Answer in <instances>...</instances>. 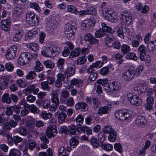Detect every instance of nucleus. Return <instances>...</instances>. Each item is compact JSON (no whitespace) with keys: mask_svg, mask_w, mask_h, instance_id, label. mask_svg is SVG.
Returning a JSON list of instances; mask_svg holds the SVG:
<instances>
[{"mask_svg":"<svg viewBox=\"0 0 156 156\" xmlns=\"http://www.w3.org/2000/svg\"><path fill=\"white\" fill-rule=\"evenodd\" d=\"M98 82L101 85L104 86V88L107 92H109L112 91V87H110L108 83L107 80H98Z\"/></svg>","mask_w":156,"mask_h":156,"instance_id":"nucleus-12","label":"nucleus"},{"mask_svg":"<svg viewBox=\"0 0 156 156\" xmlns=\"http://www.w3.org/2000/svg\"><path fill=\"white\" fill-rule=\"evenodd\" d=\"M143 5L140 3H138L136 5V8L139 11L144 13H146L149 10V8L147 5H145L144 10H143Z\"/></svg>","mask_w":156,"mask_h":156,"instance_id":"nucleus-27","label":"nucleus"},{"mask_svg":"<svg viewBox=\"0 0 156 156\" xmlns=\"http://www.w3.org/2000/svg\"><path fill=\"white\" fill-rule=\"evenodd\" d=\"M105 137L104 133L100 132L98 136V139L100 143H102L105 140Z\"/></svg>","mask_w":156,"mask_h":156,"instance_id":"nucleus-61","label":"nucleus"},{"mask_svg":"<svg viewBox=\"0 0 156 156\" xmlns=\"http://www.w3.org/2000/svg\"><path fill=\"white\" fill-rule=\"evenodd\" d=\"M103 65L102 63L100 61H97L92 65L90 66L87 69V73H90L91 72L94 71V68H98L101 67Z\"/></svg>","mask_w":156,"mask_h":156,"instance_id":"nucleus-15","label":"nucleus"},{"mask_svg":"<svg viewBox=\"0 0 156 156\" xmlns=\"http://www.w3.org/2000/svg\"><path fill=\"white\" fill-rule=\"evenodd\" d=\"M43 64L47 68H52L54 67V63L51 60H45L43 62Z\"/></svg>","mask_w":156,"mask_h":156,"instance_id":"nucleus-46","label":"nucleus"},{"mask_svg":"<svg viewBox=\"0 0 156 156\" xmlns=\"http://www.w3.org/2000/svg\"><path fill=\"white\" fill-rule=\"evenodd\" d=\"M112 90L113 91H118L120 88V84L117 81L113 82L110 85Z\"/></svg>","mask_w":156,"mask_h":156,"instance_id":"nucleus-32","label":"nucleus"},{"mask_svg":"<svg viewBox=\"0 0 156 156\" xmlns=\"http://www.w3.org/2000/svg\"><path fill=\"white\" fill-rule=\"evenodd\" d=\"M115 39L112 37V36L110 35L107 36L105 38V44L108 47H111L113 46Z\"/></svg>","mask_w":156,"mask_h":156,"instance_id":"nucleus-20","label":"nucleus"},{"mask_svg":"<svg viewBox=\"0 0 156 156\" xmlns=\"http://www.w3.org/2000/svg\"><path fill=\"white\" fill-rule=\"evenodd\" d=\"M21 152L17 149H12L10 150L9 156H20Z\"/></svg>","mask_w":156,"mask_h":156,"instance_id":"nucleus-37","label":"nucleus"},{"mask_svg":"<svg viewBox=\"0 0 156 156\" xmlns=\"http://www.w3.org/2000/svg\"><path fill=\"white\" fill-rule=\"evenodd\" d=\"M135 124L141 127H144L147 124V120L144 116L139 115L135 120Z\"/></svg>","mask_w":156,"mask_h":156,"instance_id":"nucleus-8","label":"nucleus"},{"mask_svg":"<svg viewBox=\"0 0 156 156\" xmlns=\"http://www.w3.org/2000/svg\"><path fill=\"white\" fill-rule=\"evenodd\" d=\"M101 84L98 82V80L95 83V86L94 87V90H95L96 89V91L97 93L98 94H101L102 91V88L101 86L100 85Z\"/></svg>","mask_w":156,"mask_h":156,"instance_id":"nucleus-47","label":"nucleus"},{"mask_svg":"<svg viewBox=\"0 0 156 156\" xmlns=\"http://www.w3.org/2000/svg\"><path fill=\"white\" fill-rule=\"evenodd\" d=\"M26 45L28 48L34 51H35L38 49V45L35 43H29Z\"/></svg>","mask_w":156,"mask_h":156,"instance_id":"nucleus-48","label":"nucleus"},{"mask_svg":"<svg viewBox=\"0 0 156 156\" xmlns=\"http://www.w3.org/2000/svg\"><path fill=\"white\" fill-rule=\"evenodd\" d=\"M86 23H87V28H89L90 27H93L96 23L95 20H91V18L90 19H86Z\"/></svg>","mask_w":156,"mask_h":156,"instance_id":"nucleus-59","label":"nucleus"},{"mask_svg":"<svg viewBox=\"0 0 156 156\" xmlns=\"http://www.w3.org/2000/svg\"><path fill=\"white\" fill-rule=\"evenodd\" d=\"M134 72L131 68L123 72L122 74V78L125 81H129L132 80L134 76Z\"/></svg>","mask_w":156,"mask_h":156,"instance_id":"nucleus-6","label":"nucleus"},{"mask_svg":"<svg viewBox=\"0 0 156 156\" xmlns=\"http://www.w3.org/2000/svg\"><path fill=\"white\" fill-rule=\"evenodd\" d=\"M116 138V133L115 131L109 133L108 136V140L112 142L115 141Z\"/></svg>","mask_w":156,"mask_h":156,"instance_id":"nucleus-50","label":"nucleus"},{"mask_svg":"<svg viewBox=\"0 0 156 156\" xmlns=\"http://www.w3.org/2000/svg\"><path fill=\"white\" fill-rule=\"evenodd\" d=\"M65 60L64 59L59 58L57 61V67L60 70V72L63 73L64 72L63 66L64 64Z\"/></svg>","mask_w":156,"mask_h":156,"instance_id":"nucleus-22","label":"nucleus"},{"mask_svg":"<svg viewBox=\"0 0 156 156\" xmlns=\"http://www.w3.org/2000/svg\"><path fill=\"white\" fill-rule=\"evenodd\" d=\"M147 48L150 51H153L154 49H156V45L154 41H151L147 44Z\"/></svg>","mask_w":156,"mask_h":156,"instance_id":"nucleus-54","label":"nucleus"},{"mask_svg":"<svg viewBox=\"0 0 156 156\" xmlns=\"http://www.w3.org/2000/svg\"><path fill=\"white\" fill-rule=\"evenodd\" d=\"M55 51L53 50L51 47H44L41 51V53L43 56L52 57L55 56Z\"/></svg>","mask_w":156,"mask_h":156,"instance_id":"nucleus-7","label":"nucleus"},{"mask_svg":"<svg viewBox=\"0 0 156 156\" xmlns=\"http://www.w3.org/2000/svg\"><path fill=\"white\" fill-rule=\"evenodd\" d=\"M90 74L88 80V83H90L91 81H95L97 76V74L96 73L94 72V71L91 72L90 73H88Z\"/></svg>","mask_w":156,"mask_h":156,"instance_id":"nucleus-39","label":"nucleus"},{"mask_svg":"<svg viewBox=\"0 0 156 156\" xmlns=\"http://www.w3.org/2000/svg\"><path fill=\"white\" fill-rule=\"evenodd\" d=\"M127 99L130 103L133 105L139 106L142 103L140 98L136 94H133L132 93L127 94Z\"/></svg>","mask_w":156,"mask_h":156,"instance_id":"nucleus-4","label":"nucleus"},{"mask_svg":"<svg viewBox=\"0 0 156 156\" xmlns=\"http://www.w3.org/2000/svg\"><path fill=\"white\" fill-rule=\"evenodd\" d=\"M55 126H50L47 128L46 133L49 138L54 137L57 134V130Z\"/></svg>","mask_w":156,"mask_h":156,"instance_id":"nucleus-9","label":"nucleus"},{"mask_svg":"<svg viewBox=\"0 0 156 156\" xmlns=\"http://www.w3.org/2000/svg\"><path fill=\"white\" fill-rule=\"evenodd\" d=\"M38 156H53L52 150L48 148L47 150V152H41L38 153Z\"/></svg>","mask_w":156,"mask_h":156,"instance_id":"nucleus-43","label":"nucleus"},{"mask_svg":"<svg viewBox=\"0 0 156 156\" xmlns=\"http://www.w3.org/2000/svg\"><path fill=\"white\" fill-rule=\"evenodd\" d=\"M110 111V107L108 106H105L100 107L98 109V113L100 115L107 114Z\"/></svg>","mask_w":156,"mask_h":156,"instance_id":"nucleus-21","label":"nucleus"},{"mask_svg":"<svg viewBox=\"0 0 156 156\" xmlns=\"http://www.w3.org/2000/svg\"><path fill=\"white\" fill-rule=\"evenodd\" d=\"M105 35V32L103 30L100 29L99 30L97 31L95 34L96 37L100 38L104 36Z\"/></svg>","mask_w":156,"mask_h":156,"instance_id":"nucleus-57","label":"nucleus"},{"mask_svg":"<svg viewBox=\"0 0 156 156\" xmlns=\"http://www.w3.org/2000/svg\"><path fill=\"white\" fill-rule=\"evenodd\" d=\"M79 49H80V48H77L73 51H72L70 54L69 57L71 58H73L79 56L80 53Z\"/></svg>","mask_w":156,"mask_h":156,"instance_id":"nucleus-41","label":"nucleus"},{"mask_svg":"<svg viewBox=\"0 0 156 156\" xmlns=\"http://www.w3.org/2000/svg\"><path fill=\"white\" fill-rule=\"evenodd\" d=\"M2 101L3 102H5L7 104H10L11 102V99L10 96H9V94L6 93L3 95L2 96Z\"/></svg>","mask_w":156,"mask_h":156,"instance_id":"nucleus-29","label":"nucleus"},{"mask_svg":"<svg viewBox=\"0 0 156 156\" xmlns=\"http://www.w3.org/2000/svg\"><path fill=\"white\" fill-rule=\"evenodd\" d=\"M132 112L130 109H123L116 111L115 114L118 119L124 120L129 119L132 115Z\"/></svg>","mask_w":156,"mask_h":156,"instance_id":"nucleus-2","label":"nucleus"},{"mask_svg":"<svg viewBox=\"0 0 156 156\" xmlns=\"http://www.w3.org/2000/svg\"><path fill=\"white\" fill-rule=\"evenodd\" d=\"M34 70L36 72L42 71L43 69V65L39 61L36 62V65L34 67Z\"/></svg>","mask_w":156,"mask_h":156,"instance_id":"nucleus-38","label":"nucleus"},{"mask_svg":"<svg viewBox=\"0 0 156 156\" xmlns=\"http://www.w3.org/2000/svg\"><path fill=\"white\" fill-rule=\"evenodd\" d=\"M0 27L2 29L5 31H7L10 28V21L8 19L2 20L0 22Z\"/></svg>","mask_w":156,"mask_h":156,"instance_id":"nucleus-11","label":"nucleus"},{"mask_svg":"<svg viewBox=\"0 0 156 156\" xmlns=\"http://www.w3.org/2000/svg\"><path fill=\"white\" fill-rule=\"evenodd\" d=\"M67 11L69 12L76 14H77V12H78L77 8L71 5L68 6Z\"/></svg>","mask_w":156,"mask_h":156,"instance_id":"nucleus-49","label":"nucleus"},{"mask_svg":"<svg viewBox=\"0 0 156 156\" xmlns=\"http://www.w3.org/2000/svg\"><path fill=\"white\" fill-rule=\"evenodd\" d=\"M86 101L87 103L91 104L93 103L94 104V107L95 109L98 108V103L97 99L95 98H92L91 97H87L86 98Z\"/></svg>","mask_w":156,"mask_h":156,"instance_id":"nucleus-17","label":"nucleus"},{"mask_svg":"<svg viewBox=\"0 0 156 156\" xmlns=\"http://www.w3.org/2000/svg\"><path fill=\"white\" fill-rule=\"evenodd\" d=\"M51 101L55 104L59 105V100L58 98V94L56 90H54L52 92L51 94Z\"/></svg>","mask_w":156,"mask_h":156,"instance_id":"nucleus-19","label":"nucleus"},{"mask_svg":"<svg viewBox=\"0 0 156 156\" xmlns=\"http://www.w3.org/2000/svg\"><path fill=\"white\" fill-rule=\"evenodd\" d=\"M13 40L15 42L18 41L23 36V33L20 30H17L14 34Z\"/></svg>","mask_w":156,"mask_h":156,"instance_id":"nucleus-25","label":"nucleus"},{"mask_svg":"<svg viewBox=\"0 0 156 156\" xmlns=\"http://www.w3.org/2000/svg\"><path fill=\"white\" fill-rule=\"evenodd\" d=\"M78 129H80L81 130V131H80V130H77V132L80 133L83 132L84 133H86L88 135H90L92 134V130L87 126L84 127L83 126H80V127H78Z\"/></svg>","mask_w":156,"mask_h":156,"instance_id":"nucleus-16","label":"nucleus"},{"mask_svg":"<svg viewBox=\"0 0 156 156\" xmlns=\"http://www.w3.org/2000/svg\"><path fill=\"white\" fill-rule=\"evenodd\" d=\"M102 30L104 32H111L112 31V28L109 26H107L106 24L104 23H101Z\"/></svg>","mask_w":156,"mask_h":156,"instance_id":"nucleus-60","label":"nucleus"},{"mask_svg":"<svg viewBox=\"0 0 156 156\" xmlns=\"http://www.w3.org/2000/svg\"><path fill=\"white\" fill-rule=\"evenodd\" d=\"M3 80V81L0 83V89L1 90H3L7 87L9 81V80L7 79V77H5Z\"/></svg>","mask_w":156,"mask_h":156,"instance_id":"nucleus-35","label":"nucleus"},{"mask_svg":"<svg viewBox=\"0 0 156 156\" xmlns=\"http://www.w3.org/2000/svg\"><path fill=\"white\" fill-rule=\"evenodd\" d=\"M101 147L102 149L108 151H112L113 148V146L110 144H102Z\"/></svg>","mask_w":156,"mask_h":156,"instance_id":"nucleus-53","label":"nucleus"},{"mask_svg":"<svg viewBox=\"0 0 156 156\" xmlns=\"http://www.w3.org/2000/svg\"><path fill=\"white\" fill-rule=\"evenodd\" d=\"M39 20V18L36 15L34 18L32 19L28 23L32 26H36L38 25Z\"/></svg>","mask_w":156,"mask_h":156,"instance_id":"nucleus-31","label":"nucleus"},{"mask_svg":"<svg viewBox=\"0 0 156 156\" xmlns=\"http://www.w3.org/2000/svg\"><path fill=\"white\" fill-rule=\"evenodd\" d=\"M69 132V134L71 135H74L75 134L77 130L79 129L77 128L76 125L73 124H71L68 126Z\"/></svg>","mask_w":156,"mask_h":156,"instance_id":"nucleus-26","label":"nucleus"},{"mask_svg":"<svg viewBox=\"0 0 156 156\" xmlns=\"http://www.w3.org/2000/svg\"><path fill=\"white\" fill-rule=\"evenodd\" d=\"M147 48L143 45H140L138 48L137 52L139 55V57L142 61L145 59L144 56L146 55Z\"/></svg>","mask_w":156,"mask_h":156,"instance_id":"nucleus-10","label":"nucleus"},{"mask_svg":"<svg viewBox=\"0 0 156 156\" xmlns=\"http://www.w3.org/2000/svg\"><path fill=\"white\" fill-rule=\"evenodd\" d=\"M87 60L86 56H82L80 57L77 60H76L75 63L76 62L77 65H82L84 64Z\"/></svg>","mask_w":156,"mask_h":156,"instance_id":"nucleus-51","label":"nucleus"},{"mask_svg":"<svg viewBox=\"0 0 156 156\" xmlns=\"http://www.w3.org/2000/svg\"><path fill=\"white\" fill-rule=\"evenodd\" d=\"M123 31V28L121 27H118L117 30V35L122 39H123L124 38V35Z\"/></svg>","mask_w":156,"mask_h":156,"instance_id":"nucleus-58","label":"nucleus"},{"mask_svg":"<svg viewBox=\"0 0 156 156\" xmlns=\"http://www.w3.org/2000/svg\"><path fill=\"white\" fill-rule=\"evenodd\" d=\"M17 125V122L16 121L12 120L6 123L5 128L7 129H10L12 127H15Z\"/></svg>","mask_w":156,"mask_h":156,"instance_id":"nucleus-28","label":"nucleus"},{"mask_svg":"<svg viewBox=\"0 0 156 156\" xmlns=\"http://www.w3.org/2000/svg\"><path fill=\"white\" fill-rule=\"evenodd\" d=\"M50 101L48 99H45L43 101H37L36 103L40 106H43V108L44 109H47L50 106Z\"/></svg>","mask_w":156,"mask_h":156,"instance_id":"nucleus-18","label":"nucleus"},{"mask_svg":"<svg viewBox=\"0 0 156 156\" xmlns=\"http://www.w3.org/2000/svg\"><path fill=\"white\" fill-rule=\"evenodd\" d=\"M36 76V74L35 72L33 71H31L29 72L28 74L26 76V78L27 79L32 80L35 78Z\"/></svg>","mask_w":156,"mask_h":156,"instance_id":"nucleus-62","label":"nucleus"},{"mask_svg":"<svg viewBox=\"0 0 156 156\" xmlns=\"http://www.w3.org/2000/svg\"><path fill=\"white\" fill-rule=\"evenodd\" d=\"M36 16L35 14L31 11L27 12L26 16V20L27 23L35 17Z\"/></svg>","mask_w":156,"mask_h":156,"instance_id":"nucleus-40","label":"nucleus"},{"mask_svg":"<svg viewBox=\"0 0 156 156\" xmlns=\"http://www.w3.org/2000/svg\"><path fill=\"white\" fill-rule=\"evenodd\" d=\"M90 141L93 147L97 148L99 146V143L96 138L92 136L90 139Z\"/></svg>","mask_w":156,"mask_h":156,"instance_id":"nucleus-44","label":"nucleus"},{"mask_svg":"<svg viewBox=\"0 0 156 156\" xmlns=\"http://www.w3.org/2000/svg\"><path fill=\"white\" fill-rule=\"evenodd\" d=\"M66 117V113L63 112L59 113L58 116V121L60 123H63Z\"/></svg>","mask_w":156,"mask_h":156,"instance_id":"nucleus-33","label":"nucleus"},{"mask_svg":"<svg viewBox=\"0 0 156 156\" xmlns=\"http://www.w3.org/2000/svg\"><path fill=\"white\" fill-rule=\"evenodd\" d=\"M38 30L37 28H34L31 30L28 33V36H26L27 39H31L34 35L38 34Z\"/></svg>","mask_w":156,"mask_h":156,"instance_id":"nucleus-36","label":"nucleus"},{"mask_svg":"<svg viewBox=\"0 0 156 156\" xmlns=\"http://www.w3.org/2000/svg\"><path fill=\"white\" fill-rule=\"evenodd\" d=\"M32 58V56L29 53L25 52L22 53L18 59V63L21 66L25 65L28 63Z\"/></svg>","mask_w":156,"mask_h":156,"instance_id":"nucleus-3","label":"nucleus"},{"mask_svg":"<svg viewBox=\"0 0 156 156\" xmlns=\"http://www.w3.org/2000/svg\"><path fill=\"white\" fill-rule=\"evenodd\" d=\"M18 132L20 134L25 136L27 134V131L24 127L21 126L18 129Z\"/></svg>","mask_w":156,"mask_h":156,"instance_id":"nucleus-64","label":"nucleus"},{"mask_svg":"<svg viewBox=\"0 0 156 156\" xmlns=\"http://www.w3.org/2000/svg\"><path fill=\"white\" fill-rule=\"evenodd\" d=\"M104 133H110L113 132L115 131L112 127L111 126H104L103 129Z\"/></svg>","mask_w":156,"mask_h":156,"instance_id":"nucleus-55","label":"nucleus"},{"mask_svg":"<svg viewBox=\"0 0 156 156\" xmlns=\"http://www.w3.org/2000/svg\"><path fill=\"white\" fill-rule=\"evenodd\" d=\"M117 16L113 13L106 20H109L112 23H115L117 21Z\"/></svg>","mask_w":156,"mask_h":156,"instance_id":"nucleus-56","label":"nucleus"},{"mask_svg":"<svg viewBox=\"0 0 156 156\" xmlns=\"http://www.w3.org/2000/svg\"><path fill=\"white\" fill-rule=\"evenodd\" d=\"M131 50L130 47L127 45L124 44L121 47V50L124 54L128 53Z\"/></svg>","mask_w":156,"mask_h":156,"instance_id":"nucleus-52","label":"nucleus"},{"mask_svg":"<svg viewBox=\"0 0 156 156\" xmlns=\"http://www.w3.org/2000/svg\"><path fill=\"white\" fill-rule=\"evenodd\" d=\"M75 73V67L72 65L70 67H67L64 71V74L67 77L73 76Z\"/></svg>","mask_w":156,"mask_h":156,"instance_id":"nucleus-13","label":"nucleus"},{"mask_svg":"<svg viewBox=\"0 0 156 156\" xmlns=\"http://www.w3.org/2000/svg\"><path fill=\"white\" fill-rule=\"evenodd\" d=\"M82 83V81L81 80L76 78L73 79L71 81V84L74 86L79 85Z\"/></svg>","mask_w":156,"mask_h":156,"instance_id":"nucleus-63","label":"nucleus"},{"mask_svg":"<svg viewBox=\"0 0 156 156\" xmlns=\"http://www.w3.org/2000/svg\"><path fill=\"white\" fill-rule=\"evenodd\" d=\"M87 15H95L97 13L96 9L93 7H90L86 9Z\"/></svg>","mask_w":156,"mask_h":156,"instance_id":"nucleus-45","label":"nucleus"},{"mask_svg":"<svg viewBox=\"0 0 156 156\" xmlns=\"http://www.w3.org/2000/svg\"><path fill=\"white\" fill-rule=\"evenodd\" d=\"M17 52V47L16 45H13L8 49L5 54V57L8 59H12L16 56Z\"/></svg>","mask_w":156,"mask_h":156,"instance_id":"nucleus-5","label":"nucleus"},{"mask_svg":"<svg viewBox=\"0 0 156 156\" xmlns=\"http://www.w3.org/2000/svg\"><path fill=\"white\" fill-rule=\"evenodd\" d=\"M25 107L27 108L28 110H30L31 112L34 113H38L39 112L38 109L34 105H30L28 104H26L25 105Z\"/></svg>","mask_w":156,"mask_h":156,"instance_id":"nucleus-24","label":"nucleus"},{"mask_svg":"<svg viewBox=\"0 0 156 156\" xmlns=\"http://www.w3.org/2000/svg\"><path fill=\"white\" fill-rule=\"evenodd\" d=\"M113 13V11L110 9H104L102 11L103 15L105 19Z\"/></svg>","mask_w":156,"mask_h":156,"instance_id":"nucleus-30","label":"nucleus"},{"mask_svg":"<svg viewBox=\"0 0 156 156\" xmlns=\"http://www.w3.org/2000/svg\"><path fill=\"white\" fill-rule=\"evenodd\" d=\"M77 26L75 22L70 21L66 25L64 33L65 37L68 39H73L75 37Z\"/></svg>","mask_w":156,"mask_h":156,"instance_id":"nucleus-1","label":"nucleus"},{"mask_svg":"<svg viewBox=\"0 0 156 156\" xmlns=\"http://www.w3.org/2000/svg\"><path fill=\"white\" fill-rule=\"evenodd\" d=\"M147 102L145 104L144 106L145 109L149 110L152 109V105L154 103L153 98L150 96L147 98Z\"/></svg>","mask_w":156,"mask_h":156,"instance_id":"nucleus-14","label":"nucleus"},{"mask_svg":"<svg viewBox=\"0 0 156 156\" xmlns=\"http://www.w3.org/2000/svg\"><path fill=\"white\" fill-rule=\"evenodd\" d=\"M127 59H131L136 61L137 60V57L136 54L133 52H130L128 53L126 56Z\"/></svg>","mask_w":156,"mask_h":156,"instance_id":"nucleus-42","label":"nucleus"},{"mask_svg":"<svg viewBox=\"0 0 156 156\" xmlns=\"http://www.w3.org/2000/svg\"><path fill=\"white\" fill-rule=\"evenodd\" d=\"M132 71L134 72V75L136 76H138L141 74L143 69L144 67L142 65L139 66L136 69H134L133 67L131 68Z\"/></svg>","mask_w":156,"mask_h":156,"instance_id":"nucleus-23","label":"nucleus"},{"mask_svg":"<svg viewBox=\"0 0 156 156\" xmlns=\"http://www.w3.org/2000/svg\"><path fill=\"white\" fill-rule=\"evenodd\" d=\"M41 88L44 90L49 91L51 87L48 85V81L42 82L41 83Z\"/></svg>","mask_w":156,"mask_h":156,"instance_id":"nucleus-34","label":"nucleus"}]
</instances>
